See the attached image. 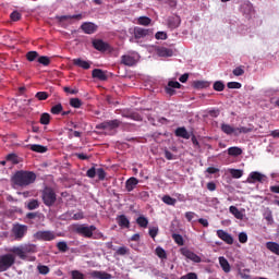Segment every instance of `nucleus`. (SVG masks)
I'll list each match as a JSON object with an SVG mask.
<instances>
[{"label":"nucleus","mask_w":279,"mask_h":279,"mask_svg":"<svg viewBox=\"0 0 279 279\" xmlns=\"http://www.w3.org/2000/svg\"><path fill=\"white\" fill-rule=\"evenodd\" d=\"M35 239H37V241H56V239L58 238V235L56 234L54 231H37L34 234Z\"/></svg>","instance_id":"6"},{"label":"nucleus","mask_w":279,"mask_h":279,"mask_svg":"<svg viewBox=\"0 0 279 279\" xmlns=\"http://www.w3.org/2000/svg\"><path fill=\"white\" fill-rule=\"evenodd\" d=\"M228 171H229L230 175L232 178H234L235 180L243 178V170H241V169L230 168Z\"/></svg>","instance_id":"32"},{"label":"nucleus","mask_w":279,"mask_h":279,"mask_svg":"<svg viewBox=\"0 0 279 279\" xmlns=\"http://www.w3.org/2000/svg\"><path fill=\"white\" fill-rule=\"evenodd\" d=\"M121 125V121L119 120H109L105 121L97 125V130H117Z\"/></svg>","instance_id":"11"},{"label":"nucleus","mask_w":279,"mask_h":279,"mask_svg":"<svg viewBox=\"0 0 279 279\" xmlns=\"http://www.w3.org/2000/svg\"><path fill=\"white\" fill-rule=\"evenodd\" d=\"M39 206H40V203L38 202V199H32L27 204L28 210H36V208H39Z\"/></svg>","instance_id":"43"},{"label":"nucleus","mask_w":279,"mask_h":279,"mask_svg":"<svg viewBox=\"0 0 279 279\" xmlns=\"http://www.w3.org/2000/svg\"><path fill=\"white\" fill-rule=\"evenodd\" d=\"M155 254H156V256H158V258H160L161 260H167V251H165V248H162L161 246H157V247H156Z\"/></svg>","instance_id":"37"},{"label":"nucleus","mask_w":279,"mask_h":279,"mask_svg":"<svg viewBox=\"0 0 279 279\" xmlns=\"http://www.w3.org/2000/svg\"><path fill=\"white\" fill-rule=\"evenodd\" d=\"M228 154L229 156H234V157L241 156V154H243V149H241L238 146H232L228 148Z\"/></svg>","instance_id":"35"},{"label":"nucleus","mask_w":279,"mask_h":279,"mask_svg":"<svg viewBox=\"0 0 279 279\" xmlns=\"http://www.w3.org/2000/svg\"><path fill=\"white\" fill-rule=\"evenodd\" d=\"M265 180H267V177L258 171H253L248 174V178L246 180V182H248V184H255V182H265Z\"/></svg>","instance_id":"10"},{"label":"nucleus","mask_w":279,"mask_h":279,"mask_svg":"<svg viewBox=\"0 0 279 279\" xmlns=\"http://www.w3.org/2000/svg\"><path fill=\"white\" fill-rule=\"evenodd\" d=\"M92 76L95 77L96 80H101V81H106L107 80L106 73H104V71L100 70V69L93 70Z\"/></svg>","instance_id":"30"},{"label":"nucleus","mask_w":279,"mask_h":279,"mask_svg":"<svg viewBox=\"0 0 279 279\" xmlns=\"http://www.w3.org/2000/svg\"><path fill=\"white\" fill-rule=\"evenodd\" d=\"M81 29L84 34H95L97 32V25L93 22H85L81 25Z\"/></svg>","instance_id":"16"},{"label":"nucleus","mask_w":279,"mask_h":279,"mask_svg":"<svg viewBox=\"0 0 279 279\" xmlns=\"http://www.w3.org/2000/svg\"><path fill=\"white\" fill-rule=\"evenodd\" d=\"M16 263V255L12 252L0 255V272L8 271Z\"/></svg>","instance_id":"3"},{"label":"nucleus","mask_w":279,"mask_h":279,"mask_svg":"<svg viewBox=\"0 0 279 279\" xmlns=\"http://www.w3.org/2000/svg\"><path fill=\"white\" fill-rule=\"evenodd\" d=\"M138 185V179L132 177L125 182V189L129 193H132L134 189Z\"/></svg>","instance_id":"23"},{"label":"nucleus","mask_w":279,"mask_h":279,"mask_svg":"<svg viewBox=\"0 0 279 279\" xmlns=\"http://www.w3.org/2000/svg\"><path fill=\"white\" fill-rule=\"evenodd\" d=\"M138 62V53L132 52L121 57V63L125 66H134Z\"/></svg>","instance_id":"7"},{"label":"nucleus","mask_w":279,"mask_h":279,"mask_svg":"<svg viewBox=\"0 0 279 279\" xmlns=\"http://www.w3.org/2000/svg\"><path fill=\"white\" fill-rule=\"evenodd\" d=\"M163 204H167V206H175V204H178V199L169 196V195H163V197L161 198Z\"/></svg>","instance_id":"38"},{"label":"nucleus","mask_w":279,"mask_h":279,"mask_svg":"<svg viewBox=\"0 0 279 279\" xmlns=\"http://www.w3.org/2000/svg\"><path fill=\"white\" fill-rule=\"evenodd\" d=\"M70 106L72 108H82V100L80 98L70 99Z\"/></svg>","instance_id":"48"},{"label":"nucleus","mask_w":279,"mask_h":279,"mask_svg":"<svg viewBox=\"0 0 279 279\" xmlns=\"http://www.w3.org/2000/svg\"><path fill=\"white\" fill-rule=\"evenodd\" d=\"M92 45L97 51H108L110 49V45L101 39H94Z\"/></svg>","instance_id":"15"},{"label":"nucleus","mask_w":279,"mask_h":279,"mask_svg":"<svg viewBox=\"0 0 279 279\" xmlns=\"http://www.w3.org/2000/svg\"><path fill=\"white\" fill-rule=\"evenodd\" d=\"M180 279H199L195 272H187L180 277Z\"/></svg>","instance_id":"60"},{"label":"nucleus","mask_w":279,"mask_h":279,"mask_svg":"<svg viewBox=\"0 0 279 279\" xmlns=\"http://www.w3.org/2000/svg\"><path fill=\"white\" fill-rule=\"evenodd\" d=\"M267 250L271 252L272 254H276V256H279V244L278 242H267L266 243Z\"/></svg>","instance_id":"28"},{"label":"nucleus","mask_w":279,"mask_h":279,"mask_svg":"<svg viewBox=\"0 0 279 279\" xmlns=\"http://www.w3.org/2000/svg\"><path fill=\"white\" fill-rule=\"evenodd\" d=\"M40 123L41 125H49V123L51 122V116L49 113H43L40 116Z\"/></svg>","instance_id":"40"},{"label":"nucleus","mask_w":279,"mask_h":279,"mask_svg":"<svg viewBox=\"0 0 279 279\" xmlns=\"http://www.w3.org/2000/svg\"><path fill=\"white\" fill-rule=\"evenodd\" d=\"M155 38L156 40H167V34L165 32H157Z\"/></svg>","instance_id":"59"},{"label":"nucleus","mask_w":279,"mask_h":279,"mask_svg":"<svg viewBox=\"0 0 279 279\" xmlns=\"http://www.w3.org/2000/svg\"><path fill=\"white\" fill-rule=\"evenodd\" d=\"M36 99H38L39 101H45L47 99H49V94H47V92H38L35 95Z\"/></svg>","instance_id":"47"},{"label":"nucleus","mask_w":279,"mask_h":279,"mask_svg":"<svg viewBox=\"0 0 279 279\" xmlns=\"http://www.w3.org/2000/svg\"><path fill=\"white\" fill-rule=\"evenodd\" d=\"M65 217H66L68 219H72L73 221H81V219H84V213H83V211H78V213L74 214V215L71 217V213L68 211V213L65 214Z\"/></svg>","instance_id":"33"},{"label":"nucleus","mask_w":279,"mask_h":279,"mask_svg":"<svg viewBox=\"0 0 279 279\" xmlns=\"http://www.w3.org/2000/svg\"><path fill=\"white\" fill-rule=\"evenodd\" d=\"M240 243H246L247 242V233L245 231H242L238 235Z\"/></svg>","instance_id":"56"},{"label":"nucleus","mask_w":279,"mask_h":279,"mask_svg":"<svg viewBox=\"0 0 279 279\" xmlns=\"http://www.w3.org/2000/svg\"><path fill=\"white\" fill-rule=\"evenodd\" d=\"M264 219L267 221L268 226H272L274 223V214L271 209L267 208L264 213Z\"/></svg>","instance_id":"36"},{"label":"nucleus","mask_w":279,"mask_h":279,"mask_svg":"<svg viewBox=\"0 0 279 279\" xmlns=\"http://www.w3.org/2000/svg\"><path fill=\"white\" fill-rule=\"evenodd\" d=\"M37 271H38V274H40L41 276H47V274H49L50 269L48 268V266L38 265V266H37Z\"/></svg>","instance_id":"45"},{"label":"nucleus","mask_w":279,"mask_h":279,"mask_svg":"<svg viewBox=\"0 0 279 279\" xmlns=\"http://www.w3.org/2000/svg\"><path fill=\"white\" fill-rule=\"evenodd\" d=\"M193 86L194 88H208L209 84L206 81H194Z\"/></svg>","instance_id":"42"},{"label":"nucleus","mask_w":279,"mask_h":279,"mask_svg":"<svg viewBox=\"0 0 279 279\" xmlns=\"http://www.w3.org/2000/svg\"><path fill=\"white\" fill-rule=\"evenodd\" d=\"M250 132H254V125L252 124L248 126L235 128V136H239V134H250Z\"/></svg>","instance_id":"27"},{"label":"nucleus","mask_w":279,"mask_h":279,"mask_svg":"<svg viewBox=\"0 0 279 279\" xmlns=\"http://www.w3.org/2000/svg\"><path fill=\"white\" fill-rule=\"evenodd\" d=\"M73 64H75V66H80V69H85V70L90 69V62L80 58L73 59Z\"/></svg>","instance_id":"24"},{"label":"nucleus","mask_w":279,"mask_h":279,"mask_svg":"<svg viewBox=\"0 0 279 279\" xmlns=\"http://www.w3.org/2000/svg\"><path fill=\"white\" fill-rule=\"evenodd\" d=\"M41 199L45 204V206H53L56 204V199H57V195H56V192L53 191V189L51 187H46L44 189L43 191V194H41Z\"/></svg>","instance_id":"4"},{"label":"nucleus","mask_w":279,"mask_h":279,"mask_svg":"<svg viewBox=\"0 0 279 279\" xmlns=\"http://www.w3.org/2000/svg\"><path fill=\"white\" fill-rule=\"evenodd\" d=\"M229 213L240 221H243V219H245V209H239L236 208V206L232 205L229 207Z\"/></svg>","instance_id":"14"},{"label":"nucleus","mask_w":279,"mask_h":279,"mask_svg":"<svg viewBox=\"0 0 279 279\" xmlns=\"http://www.w3.org/2000/svg\"><path fill=\"white\" fill-rule=\"evenodd\" d=\"M181 254L187 260H192V263H202V257H199V255L195 254V252L189 248H181Z\"/></svg>","instance_id":"12"},{"label":"nucleus","mask_w":279,"mask_h":279,"mask_svg":"<svg viewBox=\"0 0 279 279\" xmlns=\"http://www.w3.org/2000/svg\"><path fill=\"white\" fill-rule=\"evenodd\" d=\"M57 247L59 252H66V250H69L66 242H58Z\"/></svg>","instance_id":"57"},{"label":"nucleus","mask_w":279,"mask_h":279,"mask_svg":"<svg viewBox=\"0 0 279 279\" xmlns=\"http://www.w3.org/2000/svg\"><path fill=\"white\" fill-rule=\"evenodd\" d=\"M13 184V189L21 187L25 189V186H29V184H34L36 182V173L32 171H17L11 179Z\"/></svg>","instance_id":"2"},{"label":"nucleus","mask_w":279,"mask_h":279,"mask_svg":"<svg viewBox=\"0 0 279 279\" xmlns=\"http://www.w3.org/2000/svg\"><path fill=\"white\" fill-rule=\"evenodd\" d=\"M182 23V20L179 15H173L168 19V27L169 29H178Z\"/></svg>","instance_id":"18"},{"label":"nucleus","mask_w":279,"mask_h":279,"mask_svg":"<svg viewBox=\"0 0 279 279\" xmlns=\"http://www.w3.org/2000/svg\"><path fill=\"white\" fill-rule=\"evenodd\" d=\"M97 230L95 226H86V225H78L75 228V233L80 234L81 236H85V239H90L93 236V232Z\"/></svg>","instance_id":"5"},{"label":"nucleus","mask_w":279,"mask_h":279,"mask_svg":"<svg viewBox=\"0 0 279 279\" xmlns=\"http://www.w3.org/2000/svg\"><path fill=\"white\" fill-rule=\"evenodd\" d=\"M11 20L13 21H21V14L19 13V11H13L10 15Z\"/></svg>","instance_id":"64"},{"label":"nucleus","mask_w":279,"mask_h":279,"mask_svg":"<svg viewBox=\"0 0 279 279\" xmlns=\"http://www.w3.org/2000/svg\"><path fill=\"white\" fill-rule=\"evenodd\" d=\"M36 58H38L37 51H29L26 53V60H28V62H34V60H36Z\"/></svg>","instance_id":"52"},{"label":"nucleus","mask_w":279,"mask_h":279,"mask_svg":"<svg viewBox=\"0 0 279 279\" xmlns=\"http://www.w3.org/2000/svg\"><path fill=\"white\" fill-rule=\"evenodd\" d=\"M90 278L94 279H111L112 275L106 272V271H99V270H94L89 272Z\"/></svg>","instance_id":"19"},{"label":"nucleus","mask_w":279,"mask_h":279,"mask_svg":"<svg viewBox=\"0 0 279 279\" xmlns=\"http://www.w3.org/2000/svg\"><path fill=\"white\" fill-rule=\"evenodd\" d=\"M136 223L140 226V228H147V226H149V219H147L145 216H140L136 219Z\"/></svg>","instance_id":"34"},{"label":"nucleus","mask_w":279,"mask_h":279,"mask_svg":"<svg viewBox=\"0 0 279 279\" xmlns=\"http://www.w3.org/2000/svg\"><path fill=\"white\" fill-rule=\"evenodd\" d=\"M129 253H130V250L126 246H120L116 251L117 256H125V254H129Z\"/></svg>","instance_id":"50"},{"label":"nucleus","mask_w":279,"mask_h":279,"mask_svg":"<svg viewBox=\"0 0 279 279\" xmlns=\"http://www.w3.org/2000/svg\"><path fill=\"white\" fill-rule=\"evenodd\" d=\"M70 276L72 279H84L86 276L80 270H71Z\"/></svg>","instance_id":"41"},{"label":"nucleus","mask_w":279,"mask_h":279,"mask_svg":"<svg viewBox=\"0 0 279 279\" xmlns=\"http://www.w3.org/2000/svg\"><path fill=\"white\" fill-rule=\"evenodd\" d=\"M216 234L220 241H223L227 245H232L234 243V238L232 234L228 233V231H225L223 229H218L216 231Z\"/></svg>","instance_id":"9"},{"label":"nucleus","mask_w":279,"mask_h":279,"mask_svg":"<svg viewBox=\"0 0 279 279\" xmlns=\"http://www.w3.org/2000/svg\"><path fill=\"white\" fill-rule=\"evenodd\" d=\"M219 265L221 269L225 271V274H230L231 267L228 259L223 256L219 257Z\"/></svg>","instance_id":"26"},{"label":"nucleus","mask_w":279,"mask_h":279,"mask_svg":"<svg viewBox=\"0 0 279 279\" xmlns=\"http://www.w3.org/2000/svg\"><path fill=\"white\" fill-rule=\"evenodd\" d=\"M86 175L87 178H95V175H97V169H95V167H92L87 170Z\"/></svg>","instance_id":"62"},{"label":"nucleus","mask_w":279,"mask_h":279,"mask_svg":"<svg viewBox=\"0 0 279 279\" xmlns=\"http://www.w3.org/2000/svg\"><path fill=\"white\" fill-rule=\"evenodd\" d=\"M226 88V85L221 81H217L214 83V90H217V93L223 92Z\"/></svg>","instance_id":"44"},{"label":"nucleus","mask_w":279,"mask_h":279,"mask_svg":"<svg viewBox=\"0 0 279 279\" xmlns=\"http://www.w3.org/2000/svg\"><path fill=\"white\" fill-rule=\"evenodd\" d=\"M172 239L177 243V245H184V238H182L181 234L174 233L172 235Z\"/></svg>","instance_id":"51"},{"label":"nucleus","mask_w":279,"mask_h":279,"mask_svg":"<svg viewBox=\"0 0 279 279\" xmlns=\"http://www.w3.org/2000/svg\"><path fill=\"white\" fill-rule=\"evenodd\" d=\"M153 32L149 28H143V27H138L135 26L133 28V36L135 38V40H141L143 38H147V36H151Z\"/></svg>","instance_id":"8"},{"label":"nucleus","mask_w":279,"mask_h":279,"mask_svg":"<svg viewBox=\"0 0 279 279\" xmlns=\"http://www.w3.org/2000/svg\"><path fill=\"white\" fill-rule=\"evenodd\" d=\"M7 160L12 162V165H19V156H16V154L7 155Z\"/></svg>","instance_id":"49"},{"label":"nucleus","mask_w":279,"mask_h":279,"mask_svg":"<svg viewBox=\"0 0 279 279\" xmlns=\"http://www.w3.org/2000/svg\"><path fill=\"white\" fill-rule=\"evenodd\" d=\"M5 252H11V254H14L21 260H36V256H32V254H36L38 252V245L32 244V243H25L21 244L19 246H12L10 248H7Z\"/></svg>","instance_id":"1"},{"label":"nucleus","mask_w":279,"mask_h":279,"mask_svg":"<svg viewBox=\"0 0 279 279\" xmlns=\"http://www.w3.org/2000/svg\"><path fill=\"white\" fill-rule=\"evenodd\" d=\"M50 112H51L52 114H60V112H62V105H61V104L54 105V106L50 109Z\"/></svg>","instance_id":"53"},{"label":"nucleus","mask_w":279,"mask_h":279,"mask_svg":"<svg viewBox=\"0 0 279 279\" xmlns=\"http://www.w3.org/2000/svg\"><path fill=\"white\" fill-rule=\"evenodd\" d=\"M39 64H43L44 66H49L51 64V60L47 56H41L38 58Z\"/></svg>","instance_id":"46"},{"label":"nucleus","mask_w":279,"mask_h":279,"mask_svg":"<svg viewBox=\"0 0 279 279\" xmlns=\"http://www.w3.org/2000/svg\"><path fill=\"white\" fill-rule=\"evenodd\" d=\"M205 173H209V175H214L215 173H219V168L216 167H208Z\"/></svg>","instance_id":"63"},{"label":"nucleus","mask_w":279,"mask_h":279,"mask_svg":"<svg viewBox=\"0 0 279 279\" xmlns=\"http://www.w3.org/2000/svg\"><path fill=\"white\" fill-rule=\"evenodd\" d=\"M28 147L31 151H36L37 154H45V151H47V147L40 144H33L29 145Z\"/></svg>","instance_id":"29"},{"label":"nucleus","mask_w":279,"mask_h":279,"mask_svg":"<svg viewBox=\"0 0 279 279\" xmlns=\"http://www.w3.org/2000/svg\"><path fill=\"white\" fill-rule=\"evenodd\" d=\"M175 136H179L180 138H185L189 141L191 138V134H189V131H186V128L181 126L175 130Z\"/></svg>","instance_id":"25"},{"label":"nucleus","mask_w":279,"mask_h":279,"mask_svg":"<svg viewBox=\"0 0 279 279\" xmlns=\"http://www.w3.org/2000/svg\"><path fill=\"white\" fill-rule=\"evenodd\" d=\"M96 175H98L99 180H106V170H104V168H98L96 170Z\"/></svg>","instance_id":"55"},{"label":"nucleus","mask_w":279,"mask_h":279,"mask_svg":"<svg viewBox=\"0 0 279 279\" xmlns=\"http://www.w3.org/2000/svg\"><path fill=\"white\" fill-rule=\"evenodd\" d=\"M158 232H159L158 227H150L149 230H148V234L153 239H156V236H158Z\"/></svg>","instance_id":"54"},{"label":"nucleus","mask_w":279,"mask_h":279,"mask_svg":"<svg viewBox=\"0 0 279 279\" xmlns=\"http://www.w3.org/2000/svg\"><path fill=\"white\" fill-rule=\"evenodd\" d=\"M137 23L138 25H143L144 27H147L151 25V19H149L148 16H141L137 19Z\"/></svg>","instance_id":"39"},{"label":"nucleus","mask_w":279,"mask_h":279,"mask_svg":"<svg viewBox=\"0 0 279 279\" xmlns=\"http://www.w3.org/2000/svg\"><path fill=\"white\" fill-rule=\"evenodd\" d=\"M220 130L223 132V134H227L228 136H232V134L233 136H236V128L230 124L222 123Z\"/></svg>","instance_id":"20"},{"label":"nucleus","mask_w":279,"mask_h":279,"mask_svg":"<svg viewBox=\"0 0 279 279\" xmlns=\"http://www.w3.org/2000/svg\"><path fill=\"white\" fill-rule=\"evenodd\" d=\"M157 56H159V58H171L173 50L171 48L160 47L157 49Z\"/></svg>","instance_id":"21"},{"label":"nucleus","mask_w":279,"mask_h":279,"mask_svg":"<svg viewBox=\"0 0 279 279\" xmlns=\"http://www.w3.org/2000/svg\"><path fill=\"white\" fill-rule=\"evenodd\" d=\"M227 86L228 88H231V89H239L241 88L242 85L239 82H229Z\"/></svg>","instance_id":"61"},{"label":"nucleus","mask_w":279,"mask_h":279,"mask_svg":"<svg viewBox=\"0 0 279 279\" xmlns=\"http://www.w3.org/2000/svg\"><path fill=\"white\" fill-rule=\"evenodd\" d=\"M182 85L178 81H169L166 86L167 95L173 96L175 95V88H180Z\"/></svg>","instance_id":"17"},{"label":"nucleus","mask_w":279,"mask_h":279,"mask_svg":"<svg viewBox=\"0 0 279 279\" xmlns=\"http://www.w3.org/2000/svg\"><path fill=\"white\" fill-rule=\"evenodd\" d=\"M245 73V70H243L242 66H238L233 70V75H235V77H241V75H243Z\"/></svg>","instance_id":"58"},{"label":"nucleus","mask_w":279,"mask_h":279,"mask_svg":"<svg viewBox=\"0 0 279 279\" xmlns=\"http://www.w3.org/2000/svg\"><path fill=\"white\" fill-rule=\"evenodd\" d=\"M12 232L14 234V238L17 241H21L25 234H27V226L25 225H15L12 229Z\"/></svg>","instance_id":"13"},{"label":"nucleus","mask_w":279,"mask_h":279,"mask_svg":"<svg viewBox=\"0 0 279 279\" xmlns=\"http://www.w3.org/2000/svg\"><path fill=\"white\" fill-rule=\"evenodd\" d=\"M75 19L76 21H82V14H74V15H61L58 17V21L62 23V21H71Z\"/></svg>","instance_id":"31"},{"label":"nucleus","mask_w":279,"mask_h":279,"mask_svg":"<svg viewBox=\"0 0 279 279\" xmlns=\"http://www.w3.org/2000/svg\"><path fill=\"white\" fill-rule=\"evenodd\" d=\"M116 221L120 228H130V219L125 215L117 216Z\"/></svg>","instance_id":"22"}]
</instances>
